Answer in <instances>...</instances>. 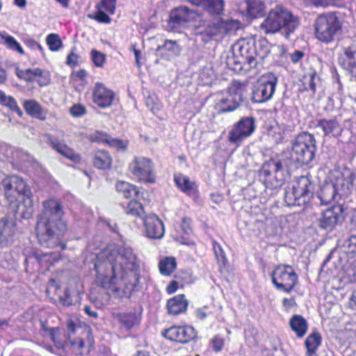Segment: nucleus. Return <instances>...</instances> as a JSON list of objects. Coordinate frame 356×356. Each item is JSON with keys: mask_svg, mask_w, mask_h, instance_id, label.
Returning <instances> with one entry per match:
<instances>
[{"mask_svg": "<svg viewBox=\"0 0 356 356\" xmlns=\"http://www.w3.org/2000/svg\"><path fill=\"white\" fill-rule=\"evenodd\" d=\"M105 260L96 262L95 286L89 293V298L97 308L108 304L109 292L119 298H130L139 283L138 259L130 248L105 249L102 252Z\"/></svg>", "mask_w": 356, "mask_h": 356, "instance_id": "1", "label": "nucleus"}, {"mask_svg": "<svg viewBox=\"0 0 356 356\" xmlns=\"http://www.w3.org/2000/svg\"><path fill=\"white\" fill-rule=\"evenodd\" d=\"M64 207L60 200L49 197L42 202V211L37 216L35 232L38 243L48 248L60 247L65 250L63 237L68 231V225L63 219Z\"/></svg>", "mask_w": 356, "mask_h": 356, "instance_id": "2", "label": "nucleus"}, {"mask_svg": "<svg viewBox=\"0 0 356 356\" xmlns=\"http://www.w3.org/2000/svg\"><path fill=\"white\" fill-rule=\"evenodd\" d=\"M8 207L24 219H30L34 213L33 195L27 181L17 175H6L1 181Z\"/></svg>", "mask_w": 356, "mask_h": 356, "instance_id": "3", "label": "nucleus"}, {"mask_svg": "<svg viewBox=\"0 0 356 356\" xmlns=\"http://www.w3.org/2000/svg\"><path fill=\"white\" fill-rule=\"evenodd\" d=\"M300 19L281 6L270 10L260 25L266 35L281 32L286 38L300 26Z\"/></svg>", "mask_w": 356, "mask_h": 356, "instance_id": "4", "label": "nucleus"}, {"mask_svg": "<svg viewBox=\"0 0 356 356\" xmlns=\"http://www.w3.org/2000/svg\"><path fill=\"white\" fill-rule=\"evenodd\" d=\"M313 32L318 42L325 44L333 43L343 32V22L339 12L319 14L314 22Z\"/></svg>", "mask_w": 356, "mask_h": 356, "instance_id": "5", "label": "nucleus"}, {"mask_svg": "<svg viewBox=\"0 0 356 356\" xmlns=\"http://www.w3.org/2000/svg\"><path fill=\"white\" fill-rule=\"evenodd\" d=\"M68 339L74 353L78 355H88L94 346L91 328L87 325L76 324L70 320L67 323Z\"/></svg>", "mask_w": 356, "mask_h": 356, "instance_id": "6", "label": "nucleus"}, {"mask_svg": "<svg viewBox=\"0 0 356 356\" xmlns=\"http://www.w3.org/2000/svg\"><path fill=\"white\" fill-rule=\"evenodd\" d=\"M314 189V184L308 176H300L285 191L284 202L289 207L305 205L313 197Z\"/></svg>", "mask_w": 356, "mask_h": 356, "instance_id": "7", "label": "nucleus"}, {"mask_svg": "<svg viewBox=\"0 0 356 356\" xmlns=\"http://www.w3.org/2000/svg\"><path fill=\"white\" fill-rule=\"evenodd\" d=\"M274 287L281 292L289 294L299 284V277L295 268L289 264H281L275 266L270 273Z\"/></svg>", "mask_w": 356, "mask_h": 356, "instance_id": "8", "label": "nucleus"}, {"mask_svg": "<svg viewBox=\"0 0 356 356\" xmlns=\"http://www.w3.org/2000/svg\"><path fill=\"white\" fill-rule=\"evenodd\" d=\"M316 149L314 135L302 132L293 142L291 156L298 165H307L314 159Z\"/></svg>", "mask_w": 356, "mask_h": 356, "instance_id": "9", "label": "nucleus"}, {"mask_svg": "<svg viewBox=\"0 0 356 356\" xmlns=\"http://www.w3.org/2000/svg\"><path fill=\"white\" fill-rule=\"evenodd\" d=\"M136 181L143 184H154L157 175L153 161L145 156H136L128 167Z\"/></svg>", "mask_w": 356, "mask_h": 356, "instance_id": "10", "label": "nucleus"}, {"mask_svg": "<svg viewBox=\"0 0 356 356\" xmlns=\"http://www.w3.org/2000/svg\"><path fill=\"white\" fill-rule=\"evenodd\" d=\"M64 283L61 275H56L51 277L46 284L45 293L51 302L56 304L59 302L63 306H71L73 304L72 289L70 286H67L62 290V286Z\"/></svg>", "mask_w": 356, "mask_h": 356, "instance_id": "11", "label": "nucleus"}, {"mask_svg": "<svg viewBox=\"0 0 356 356\" xmlns=\"http://www.w3.org/2000/svg\"><path fill=\"white\" fill-rule=\"evenodd\" d=\"M236 48H238L240 54L248 56L250 61L254 67L259 61H262L269 54L270 51L266 40H254L241 38L236 42Z\"/></svg>", "mask_w": 356, "mask_h": 356, "instance_id": "12", "label": "nucleus"}, {"mask_svg": "<svg viewBox=\"0 0 356 356\" xmlns=\"http://www.w3.org/2000/svg\"><path fill=\"white\" fill-rule=\"evenodd\" d=\"M277 83V78L271 72L261 76L253 84L252 101L256 103H264L271 99Z\"/></svg>", "mask_w": 356, "mask_h": 356, "instance_id": "13", "label": "nucleus"}, {"mask_svg": "<svg viewBox=\"0 0 356 356\" xmlns=\"http://www.w3.org/2000/svg\"><path fill=\"white\" fill-rule=\"evenodd\" d=\"M255 129V119L253 117H243L233 124L227 140L229 143L239 147L244 140L254 132Z\"/></svg>", "mask_w": 356, "mask_h": 356, "instance_id": "14", "label": "nucleus"}, {"mask_svg": "<svg viewBox=\"0 0 356 356\" xmlns=\"http://www.w3.org/2000/svg\"><path fill=\"white\" fill-rule=\"evenodd\" d=\"M161 335L171 342L186 344L196 339L197 332L192 325H173L162 330Z\"/></svg>", "mask_w": 356, "mask_h": 356, "instance_id": "15", "label": "nucleus"}, {"mask_svg": "<svg viewBox=\"0 0 356 356\" xmlns=\"http://www.w3.org/2000/svg\"><path fill=\"white\" fill-rule=\"evenodd\" d=\"M286 159H277L270 158L262 165L261 175L264 178V183L267 187L275 188L281 186L284 179L277 177V175L283 171L284 167H287Z\"/></svg>", "mask_w": 356, "mask_h": 356, "instance_id": "16", "label": "nucleus"}, {"mask_svg": "<svg viewBox=\"0 0 356 356\" xmlns=\"http://www.w3.org/2000/svg\"><path fill=\"white\" fill-rule=\"evenodd\" d=\"M341 177V171H337L334 176L332 183L326 184L321 188L318 197L323 204H330L334 200L337 195L340 197L348 195L346 187L348 185L344 183V180Z\"/></svg>", "mask_w": 356, "mask_h": 356, "instance_id": "17", "label": "nucleus"}, {"mask_svg": "<svg viewBox=\"0 0 356 356\" xmlns=\"http://www.w3.org/2000/svg\"><path fill=\"white\" fill-rule=\"evenodd\" d=\"M60 254L58 252H42L34 251L29 254L25 259L26 270L28 271L29 264H35L36 269L41 273H45L60 259Z\"/></svg>", "mask_w": 356, "mask_h": 356, "instance_id": "18", "label": "nucleus"}, {"mask_svg": "<svg viewBox=\"0 0 356 356\" xmlns=\"http://www.w3.org/2000/svg\"><path fill=\"white\" fill-rule=\"evenodd\" d=\"M15 74L19 80L28 84L35 83L40 88L49 86L51 81L50 72L40 67L20 69L17 67Z\"/></svg>", "mask_w": 356, "mask_h": 356, "instance_id": "19", "label": "nucleus"}, {"mask_svg": "<svg viewBox=\"0 0 356 356\" xmlns=\"http://www.w3.org/2000/svg\"><path fill=\"white\" fill-rule=\"evenodd\" d=\"M202 35L209 38L214 36H224L236 30V24L233 20L225 21L219 16L213 17L208 22H204Z\"/></svg>", "mask_w": 356, "mask_h": 356, "instance_id": "20", "label": "nucleus"}, {"mask_svg": "<svg viewBox=\"0 0 356 356\" xmlns=\"http://www.w3.org/2000/svg\"><path fill=\"white\" fill-rule=\"evenodd\" d=\"M92 102L99 108L111 107L117 100L114 90L101 82H97L92 89Z\"/></svg>", "mask_w": 356, "mask_h": 356, "instance_id": "21", "label": "nucleus"}, {"mask_svg": "<svg viewBox=\"0 0 356 356\" xmlns=\"http://www.w3.org/2000/svg\"><path fill=\"white\" fill-rule=\"evenodd\" d=\"M200 15L197 11L186 6H179L170 11L168 22L172 29H176L195 21Z\"/></svg>", "mask_w": 356, "mask_h": 356, "instance_id": "22", "label": "nucleus"}, {"mask_svg": "<svg viewBox=\"0 0 356 356\" xmlns=\"http://www.w3.org/2000/svg\"><path fill=\"white\" fill-rule=\"evenodd\" d=\"M146 236L151 239H161L165 234L163 221L154 213L145 215L143 218Z\"/></svg>", "mask_w": 356, "mask_h": 356, "instance_id": "23", "label": "nucleus"}, {"mask_svg": "<svg viewBox=\"0 0 356 356\" xmlns=\"http://www.w3.org/2000/svg\"><path fill=\"white\" fill-rule=\"evenodd\" d=\"M343 209L333 206L323 211L318 219V226L325 230H333L343 216Z\"/></svg>", "mask_w": 356, "mask_h": 356, "instance_id": "24", "label": "nucleus"}, {"mask_svg": "<svg viewBox=\"0 0 356 356\" xmlns=\"http://www.w3.org/2000/svg\"><path fill=\"white\" fill-rule=\"evenodd\" d=\"M116 4L117 0H100L96 5V12L90 17L99 23L109 24L111 22L109 15L115 13Z\"/></svg>", "mask_w": 356, "mask_h": 356, "instance_id": "25", "label": "nucleus"}, {"mask_svg": "<svg viewBox=\"0 0 356 356\" xmlns=\"http://www.w3.org/2000/svg\"><path fill=\"white\" fill-rule=\"evenodd\" d=\"M49 144L57 153L72 163L76 164H80L81 163L82 158L81 154L68 146L64 140H60L51 136L49 138Z\"/></svg>", "mask_w": 356, "mask_h": 356, "instance_id": "26", "label": "nucleus"}, {"mask_svg": "<svg viewBox=\"0 0 356 356\" xmlns=\"http://www.w3.org/2000/svg\"><path fill=\"white\" fill-rule=\"evenodd\" d=\"M89 140L92 143H104L118 151H125L128 147L127 140L115 138L108 134L102 131H96L89 136Z\"/></svg>", "mask_w": 356, "mask_h": 356, "instance_id": "27", "label": "nucleus"}, {"mask_svg": "<svg viewBox=\"0 0 356 356\" xmlns=\"http://www.w3.org/2000/svg\"><path fill=\"white\" fill-rule=\"evenodd\" d=\"M189 302L184 294H178L169 298L165 304L167 314L177 316L187 312Z\"/></svg>", "mask_w": 356, "mask_h": 356, "instance_id": "28", "label": "nucleus"}, {"mask_svg": "<svg viewBox=\"0 0 356 356\" xmlns=\"http://www.w3.org/2000/svg\"><path fill=\"white\" fill-rule=\"evenodd\" d=\"M91 161L95 168L106 171L111 169L113 159L108 150L98 149L92 153Z\"/></svg>", "mask_w": 356, "mask_h": 356, "instance_id": "29", "label": "nucleus"}, {"mask_svg": "<svg viewBox=\"0 0 356 356\" xmlns=\"http://www.w3.org/2000/svg\"><path fill=\"white\" fill-rule=\"evenodd\" d=\"M233 56L228 57L227 65L229 68L234 72H240L243 70V65L247 64L250 68L254 67L252 63L250 61L248 56L240 54L238 48H236V42L232 47Z\"/></svg>", "mask_w": 356, "mask_h": 356, "instance_id": "30", "label": "nucleus"}, {"mask_svg": "<svg viewBox=\"0 0 356 356\" xmlns=\"http://www.w3.org/2000/svg\"><path fill=\"white\" fill-rule=\"evenodd\" d=\"M174 182L177 188L187 195H192L198 193V185L195 181L180 172L173 175Z\"/></svg>", "mask_w": 356, "mask_h": 356, "instance_id": "31", "label": "nucleus"}, {"mask_svg": "<svg viewBox=\"0 0 356 356\" xmlns=\"http://www.w3.org/2000/svg\"><path fill=\"white\" fill-rule=\"evenodd\" d=\"M22 106L28 115L41 121L46 120L47 110L44 109L35 99H25L22 102Z\"/></svg>", "mask_w": 356, "mask_h": 356, "instance_id": "32", "label": "nucleus"}, {"mask_svg": "<svg viewBox=\"0 0 356 356\" xmlns=\"http://www.w3.org/2000/svg\"><path fill=\"white\" fill-rule=\"evenodd\" d=\"M316 127H321L324 135L328 137L339 136L343 130L342 125L336 118L318 120Z\"/></svg>", "mask_w": 356, "mask_h": 356, "instance_id": "33", "label": "nucleus"}, {"mask_svg": "<svg viewBox=\"0 0 356 356\" xmlns=\"http://www.w3.org/2000/svg\"><path fill=\"white\" fill-rule=\"evenodd\" d=\"M120 206L123 209L125 215L128 216L138 219H143L145 216L144 205L135 198H132L127 202L120 203Z\"/></svg>", "mask_w": 356, "mask_h": 356, "instance_id": "34", "label": "nucleus"}, {"mask_svg": "<svg viewBox=\"0 0 356 356\" xmlns=\"http://www.w3.org/2000/svg\"><path fill=\"white\" fill-rule=\"evenodd\" d=\"M248 84V81L241 82L234 80L227 87L228 95L239 105L244 100L245 95L247 92Z\"/></svg>", "mask_w": 356, "mask_h": 356, "instance_id": "35", "label": "nucleus"}, {"mask_svg": "<svg viewBox=\"0 0 356 356\" xmlns=\"http://www.w3.org/2000/svg\"><path fill=\"white\" fill-rule=\"evenodd\" d=\"M289 327L297 338L305 337L308 331L309 325L307 320L300 314H294L289 319Z\"/></svg>", "mask_w": 356, "mask_h": 356, "instance_id": "36", "label": "nucleus"}, {"mask_svg": "<svg viewBox=\"0 0 356 356\" xmlns=\"http://www.w3.org/2000/svg\"><path fill=\"white\" fill-rule=\"evenodd\" d=\"M115 189L119 195L127 200H131L132 197L136 198L140 194L138 186L126 181H117Z\"/></svg>", "mask_w": 356, "mask_h": 356, "instance_id": "37", "label": "nucleus"}, {"mask_svg": "<svg viewBox=\"0 0 356 356\" xmlns=\"http://www.w3.org/2000/svg\"><path fill=\"white\" fill-rule=\"evenodd\" d=\"M116 319L120 324V327L129 330L134 326L139 325L140 317L136 312H121L116 314Z\"/></svg>", "mask_w": 356, "mask_h": 356, "instance_id": "38", "label": "nucleus"}, {"mask_svg": "<svg viewBox=\"0 0 356 356\" xmlns=\"http://www.w3.org/2000/svg\"><path fill=\"white\" fill-rule=\"evenodd\" d=\"M356 63V47L343 48V54L339 57V64L348 71Z\"/></svg>", "mask_w": 356, "mask_h": 356, "instance_id": "39", "label": "nucleus"}, {"mask_svg": "<svg viewBox=\"0 0 356 356\" xmlns=\"http://www.w3.org/2000/svg\"><path fill=\"white\" fill-rule=\"evenodd\" d=\"M239 104L228 95L227 97L218 98L213 105V109L216 114L221 115L236 110Z\"/></svg>", "mask_w": 356, "mask_h": 356, "instance_id": "40", "label": "nucleus"}, {"mask_svg": "<svg viewBox=\"0 0 356 356\" xmlns=\"http://www.w3.org/2000/svg\"><path fill=\"white\" fill-rule=\"evenodd\" d=\"M196 6H203L211 14L219 15L223 10V0H188Z\"/></svg>", "mask_w": 356, "mask_h": 356, "instance_id": "41", "label": "nucleus"}, {"mask_svg": "<svg viewBox=\"0 0 356 356\" xmlns=\"http://www.w3.org/2000/svg\"><path fill=\"white\" fill-rule=\"evenodd\" d=\"M322 338L319 332H315L310 334L305 341V346L307 349V356H314L321 343Z\"/></svg>", "mask_w": 356, "mask_h": 356, "instance_id": "42", "label": "nucleus"}, {"mask_svg": "<svg viewBox=\"0 0 356 356\" xmlns=\"http://www.w3.org/2000/svg\"><path fill=\"white\" fill-rule=\"evenodd\" d=\"M160 273L163 276H170L176 270L177 263L174 257H165L158 264Z\"/></svg>", "mask_w": 356, "mask_h": 356, "instance_id": "43", "label": "nucleus"}, {"mask_svg": "<svg viewBox=\"0 0 356 356\" xmlns=\"http://www.w3.org/2000/svg\"><path fill=\"white\" fill-rule=\"evenodd\" d=\"M162 50L166 51L167 53H161V56H166L167 58L169 59V56H178L180 53L181 49L177 41L172 40H165L163 44L159 45L156 49V51L157 52H160Z\"/></svg>", "mask_w": 356, "mask_h": 356, "instance_id": "44", "label": "nucleus"}, {"mask_svg": "<svg viewBox=\"0 0 356 356\" xmlns=\"http://www.w3.org/2000/svg\"><path fill=\"white\" fill-rule=\"evenodd\" d=\"M247 13L252 18L261 17L265 13L266 5L262 0H246Z\"/></svg>", "mask_w": 356, "mask_h": 356, "instance_id": "45", "label": "nucleus"}, {"mask_svg": "<svg viewBox=\"0 0 356 356\" xmlns=\"http://www.w3.org/2000/svg\"><path fill=\"white\" fill-rule=\"evenodd\" d=\"M15 230V225L10 221L7 217H3L0 219V235L3 238L8 241L11 238Z\"/></svg>", "mask_w": 356, "mask_h": 356, "instance_id": "46", "label": "nucleus"}, {"mask_svg": "<svg viewBox=\"0 0 356 356\" xmlns=\"http://www.w3.org/2000/svg\"><path fill=\"white\" fill-rule=\"evenodd\" d=\"M211 243L212 249L218 264L221 267H226L228 264V261L222 246L215 239H212Z\"/></svg>", "mask_w": 356, "mask_h": 356, "instance_id": "47", "label": "nucleus"}, {"mask_svg": "<svg viewBox=\"0 0 356 356\" xmlns=\"http://www.w3.org/2000/svg\"><path fill=\"white\" fill-rule=\"evenodd\" d=\"M0 37L4 41V44L6 48L15 51L20 55L24 54V51L21 44L17 41V40L12 35L7 34L6 33H1Z\"/></svg>", "mask_w": 356, "mask_h": 356, "instance_id": "48", "label": "nucleus"}, {"mask_svg": "<svg viewBox=\"0 0 356 356\" xmlns=\"http://www.w3.org/2000/svg\"><path fill=\"white\" fill-rule=\"evenodd\" d=\"M47 44L51 51H58L63 47V42L57 33H50L46 38Z\"/></svg>", "mask_w": 356, "mask_h": 356, "instance_id": "49", "label": "nucleus"}, {"mask_svg": "<svg viewBox=\"0 0 356 356\" xmlns=\"http://www.w3.org/2000/svg\"><path fill=\"white\" fill-rule=\"evenodd\" d=\"M0 104L9 108L11 111H15L19 115L22 113L17 101L14 99V97L11 96H6L5 93L3 95L0 100Z\"/></svg>", "mask_w": 356, "mask_h": 356, "instance_id": "50", "label": "nucleus"}, {"mask_svg": "<svg viewBox=\"0 0 356 356\" xmlns=\"http://www.w3.org/2000/svg\"><path fill=\"white\" fill-rule=\"evenodd\" d=\"M303 78L305 80L308 81L307 86H306V84L304 83L305 90H309L312 91L313 93H315L316 89L315 81L316 79H318L317 72L315 70H314L311 72L305 74Z\"/></svg>", "mask_w": 356, "mask_h": 356, "instance_id": "51", "label": "nucleus"}, {"mask_svg": "<svg viewBox=\"0 0 356 356\" xmlns=\"http://www.w3.org/2000/svg\"><path fill=\"white\" fill-rule=\"evenodd\" d=\"M90 54L94 65L97 67H102L106 63V55L96 49H92Z\"/></svg>", "mask_w": 356, "mask_h": 356, "instance_id": "52", "label": "nucleus"}, {"mask_svg": "<svg viewBox=\"0 0 356 356\" xmlns=\"http://www.w3.org/2000/svg\"><path fill=\"white\" fill-rule=\"evenodd\" d=\"M211 345L213 351L216 353L220 352L225 345V339L220 334H216L211 339Z\"/></svg>", "mask_w": 356, "mask_h": 356, "instance_id": "53", "label": "nucleus"}, {"mask_svg": "<svg viewBox=\"0 0 356 356\" xmlns=\"http://www.w3.org/2000/svg\"><path fill=\"white\" fill-rule=\"evenodd\" d=\"M86 108L81 104H73L69 110L70 114L76 118H81L86 113Z\"/></svg>", "mask_w": 356, "mask_h": 356, "instance_id": "54", "label": "nucleus"}, {"mask_svg": "<svg viewBox=\"0 0 356 356\" xmlns=\"http://www.w3.org/2000/svg\"><path fill=\"white\" fill-rule=\"evenodd\" d=\"M88 76L87 72L81 69L77 72H73L70 75V81L73 83L78 81H85Z\"/></svg>", "mask_w": 356, "mask_h": 356, "instance_id": "55", "label": "nucleus"}, {"mask_svg": "<svg viewBox=\"0 0 356 356\" xmlns=\"http://www.w3.org/2000/svg\"><path fill=\"white\" fill-rule=\"evenodd\" d=\"M79 56L72 50L67 55L65 63L72 68H74L79 65Z\"/></svg>", "mask_w": 356, "mask_h": 356, "instance_id": "56", "label": "nucleus"}, {"mask_svg": "<svg viewBox=\"0 0 356 356\" xmlns=\"http://www.w3.org/2000/svg\"><path fill=\"white\" fill-rule=\"evenodd\" d=\"M24 44L31 50H39L42 54H44V50L42 45L33 38L26 40Z\"/></svg>", "mask_w": 356, "mask_h": 356, "instance_id": "57", "label": "nucleus"}, {"mask_svg": "<svg viewBox=\"0 0 356 356\" xmlns=\"http://www.w3.org/2000/svg\"><path fill=\"white\" fill-rule=\"evenodd\" d=\"M192 220L191 218H188V217H184L182 219H181V228L182 229V231L184 232V233L186 234H190L193 232V229H192Z\"/></svg>", "mask_w": 356, "mask_h": 356, "instance_id": "58", "label": "nucleus"}, {"mask_svg": "<svg viewBox=\"0 0 356 356\" xmlns=\"http://www.w3.org/2000/svg\"><path fill=\"white\" fill-rule=\"evenodd\" d=\"M189 275L184 271L179 272L174 276L176 281H179L180 287L183 288L188 282Z\"/></svg>", "mask_w": 356, "mask_h": 356, "instance_id": "59", "label": "nucleus"}, {"mask_svg": "<svg viewBox=\"0 0 356 356\" xmlns=\"http://www.w3.org/2000/svg\"><path fill=\"white\" fill-rule=\"evenodd\" d=\"M347 247L348 252L352 254L356 253V235L350 236L347 241Z\"/></svg>", "mask_w": 356, "mask_h": 356, "instance_id": "60", "label": "nucleus"}, {"mask_svg": "<svg viewBox=\"0 0 356 356\" xmlns=\"http://www.w3.org/2000/svg\"><path fill=\"white\" fill-rule=\"evenodd\" d=\"M180 286L179 281H176L175 279L170 282L168 285L166 287V292L168 294L174 293L177 291V290Z\"/></svg>", "mask_w": 356, "mask_h": 356, "instance_id": "61", "label": "nucleus"}, {"mask_svg": "<svg viewBox=\"0 0 356 356\" xmlns=\"http://www.w3.org/2000/svg\"><path fill=\"white\" fill-rule=\"evenodd\" d=\"M282 306L286 310H289L296 305V300L294 297L284 298L282 300Z\"/></svg>", "mask_w": 356, "mask_h": 356, "instance_id": "62", "label": "nucleus"}, {"mask_svg": "<svg viewBox=\"0 0 356 356\" xmlns=\"http://www.w3.org/2000/svg\"><path fill=\"white\" fill-rule=\"evenodd\" d=\"M304 56L305 54L303 51L296 50L294 52L290 54V59L293 63H297L300 61Z\"/></svg>", "mask_w": 356, "mask_h": 356, "instance_id": "63", "label": "nucleus"}, {"mask_svg": "<svg viewBox=\"0 0 356 356\" xmlns=\"http://www.w3.org/2000/svg\"><path fill=\"white\" fill-rule=\"evenodd\" d=\"M211 312H207L205 308H199L196 310V317L200 321H204Z\"/></svg>", "mask_w": 356, "mask_h": 356, "instance_id": "64", "label": "nucleus"}]
</instances>
